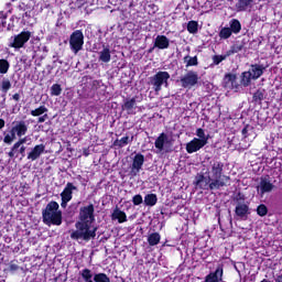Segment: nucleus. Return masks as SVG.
<instances>
[{"mask_svg":"<svg viewBox=\"0 0 282 282\" xmlns=\"http://www.w3.org/2000/svg\"><path fill=\"white\" fill-rule=\"evenodd\" d=\"M95 282H111V279L108 278L105 273H97L94 275Z\"/></svg>","mask_w":282,"mask_h":282,"instance_id":"36","label":"nucleus"},{"mask_svg":"<svg viewBox=\"0 0 282 282\" xmlns=\"http://www.w3.org/2000/svg\"><path fill=\"white\" fill-rule=\"evenodd\" d=\"M75 228L76 230L70 234V239H75V241L80 239L82 241H90V239L96 238V231L98 230V227L89 223H76Z\"/></svg>","mask_w":282,"mask_h":282,"instance_id":"3","label":"nucleus"},{"mask_svg":"<svg viewBox=\"0 0 282 282\" xmlns=\"http://www.w3.org/2000/svg\"><path fill=\"white\" fill-rule=\"evenodd\" d=\"M144 166V154L137 153L132 158V164H131V175H138L142 171V167Z\"/></svg>","mask_w":282,"mask_h":282,"instance_id":"11","label":"nucleus"},{"mask_svg":"<svg viewBox=\"0 0 282 282\" xmlns=\"http://www.w3.org/2000/svg\"><path fill=\"white\" fill-rule=\"evenodd\" d=\"M252 3H254V0H238L236 9L238 12H246V10H250V8H252Z\"/></svg>","mask_w":282,"mask_h":282,"instance_id":"21","label":"nucleus"},{"mask_svg":"<svg viewBox=\"0 0 282 282\" xmlns=\"http://www.w3.org/2000/svg\"><path fill=\"white\" fill-rule=\"evenodd\" d=\"M68 43L73 54H78V52H82L83 46L85 45V34H83V31H74L69 36Z\"/></svg>","mask_w":282,"mask_h":282,"instance_id":"6","label":"nucleus"},{"mask_svg":"<svg viewBox=\"0 0 282 282\" xmlns=\"http://www.w3.org/2000/svg\"><path fill=\"white\" fill-rule=\"evenodd\" d=\"M37 118H39L37 119L39 124H43V122H45V120H47V118H50V117L47 116V113H44Z\"/></svg>","mask_w":282,"mask_h":282,"instance_id":"48","label":"nucleus"},{"mask_svg":"<svg viewBox=\"0 0 282 282\" xmlns=\"http://www.w3.org/2000/svg\"><path fill=\"white\" fill-rule=\"evenodd\" d=\"M45 153V144H37L35 145L28 154V160H31V162H34L41 158Z\"/></svg>","mask_w":282,"mask_h":282,"instance_id":"13","label":"nucleus"},{"mask_svg":"<svg viewBox=\"0 0 282 282\" xmlns=\"http://www.w3.org/2000/svg\"><path fill=\"white\" fill-rule=\"evenodd\" d=\"M18 151H19V148H14V144L13 147L11 148V151L9 152V158H14V156H18Z\"/></svg>","mask_w":282,"mask_h":282,"instance_id":"46","label":"nucleus"},{"mask_svg":"<svg viewBox=\"0 0 282 282\" xmlns=\"http://www.w3.org/2000/svg\"><path fill=\"white\" fill-rule=\"evenodd\" d=\"M171 41L165 35H158L154 40V47L158 50H169Z\"/></svg>","mask_w":282,"mask_h":282,"instance_id":"17","label":"nucleus"},{"mask_svg":"<svg viewBox=\"0 0 282 282\" xmlns=\"http://www.w3.org/2000/svg\"><path fill=\"white\" fill-rule=\"evenodd\" d=\"M14 140H17V134L11 129L8 133L4 134L3 143L10 144L11 142H14Z\"/></svg>","mask_w":282,"mask_h":282,"instance_id":"33","label":"nucleus"},{"mask_svg":"<svg viewBox=\"0 0 282 282\" xmlns=\"http://www.w3.org/2000/svg\"><path fill=\"white\" fill-rule=\"evenodd\" d=\"M235 213L239 219H247L248 215H250V207L247 204L239 203L236 206Z\"/></svg>","mask_w":282,"mask_h":282,"instance_id":"19","label":"nucleus"},{"mask_svg":"<svg viewBox=\"0 0 282 282\" xmlns=\"http://www.w3.org/2000/svg\"><path fill=\"white\" fill-rule=\"evenodd\" d=\"M82 279H84L85 282H94V273L89 269H83L80 271Z\"/></svg>","mask_w":282,"mask_h":282,"instance_id":"30","label":"nucleus"},{"mask_svg":"<svg viewBox=\"0 0 282 282\" xmlns=\"http://www.w3.org/2000/svg\"><path fill=\"white\" fill-rule=\"evenodd\" d=\"M12 99L15 100V102H19V101L21 100V95L14 94V95L12 96Z\"/></svg>","mask_w":282,"mask_h":282,"instance_id":"49","label":"nucleus"},{"mask_svg":"<svg viewBox=\"0 0 282 282\" xmlns=\"http://www.w3.org/2000/svg\"><path fill=\"white\" fill-rule=\"evenodd\" d=\"M257 214L260 216V217H265V215H268V207L265 205H260L258 206L257 208Z\"/></svg>","mask_w":282,"mask_h":282,"instance_id":"40","label":"nucleus"},{"mask_svg":"<svg viewBox=\"0 0 282 282\" xmlns=\"http://www.w3.org/2000/svg\"><path fill=\"white\" fill-rule=\"evenodd\" d=\"M12 87V84L10 83V79H3L1 83V89L2 91H8Z\"/></svg>","mask_w":282,"mask_h":282,"instance_id":"42","label":"nucleus"},{"mask_svg":"<svg viewBox=\"0 0 282 282\" xmlns=\"http://www.w3.org/2000/svg\"><path fill=\"white\" fill-rule=\"evenodd\" d=\"M96 218L94 217V205H88L80 208L79 212V224H91L94 225Z\"/></svg>","mask_w":282,"mask_h":282,"instance_id":"10","label":"nucleus"},{"mask_svg":"<svg viewBox=\"0 0 282 282\" xmlns=\"http://www.w3.org/2000/svg\"><path fill=\"white\" fill-rule=\"evenodd\" d=\"M143 202V198H142V195L140 194H137L132 197V203L134 206H140V204H142Z\"/></svg>","mask_w":282,"mask_h":282,"instance_id":"43","label":"nucleus"},{"mask_svg":"<svg viewBox=\"0 0 282 282\" xmlns=\"http://www.w3.org/2000/svg\"><path fill=\"white\" fill-rule=\"evenodd\" d=\"M265 98V89L260 88L253 94V100L254 102H261Z\"/></svg>","mask_w":282,"mask_h":282,"instance_id":"34","label":"nucleus"},{"mask_svg":"<svg viewBox=\"0 0 282 282\" xmlns=\"http://www.w3.org/2000/svg\"><path fill=\"white\" fill-rule=\"evenodd\" d=\"M127 144H129V137H122L121 139H119V140L117 139L113 142V145L119 147V149L127 147Z\"/></svg>","mask_w":282,"mask_h":282,"instance_id":"35","label":"nucleus"},{"mask_svg":"<svg viewBox=\"0 0 282 282\" xmlns=\"http://www.w3.org/2000/svg\"><path fill=\"white\" fill-rule=\"evenodd\" d=\"M56 202H50L42 212L43 223L45 226H61L63 224V212Z\"/></svg>","mask_w":282,"mask_h":282,"instance_id":"2","label":"nucleus"},{"mask_svg":"<svg viewBox=\"0 0 282 282\" xmlns=\"http://www.w3.org/2000/svg\"><path fill=\"white\" fill-rule=\"evenodd\" d=\"M145 206H155L158 204V195L155 194H148L144 197Z\"/></svg>","mask_w":282,"mask_h":282,"instance_id":"27","label":"nucleus"},{"mask_svg":"<svg viewBox=\"0 0 282 282\" xmlns=\"http://www.w3.org/2000/svg\"><path fill=\"white\" fill-rule=\"evenodd\" d=\"M184 63H186V67H195L198 65L197 56H185L184 57Z\"/></svg>","mask_w":282,"mask_h":282,"instance_id":"32","label":"nucleus"},{"mask_svg":"<svg viewBox=\"0 0 282 282\" xmlns=\"http://www.w3.org/2000/svg\"><path fill=\"white\" fill-rule=\"evenodd\" d=\"M154 147L156 149V153H162V151L169 153V151H171L173 148V137L164 132L161 133L154 142Z\"/></svg>","mask_w":282,"mask_h":282,"instance_id":"8","label":"nucleus"},{"mask_svg":"<svg viewBox=\"0 0 282 282\" xmlns=\"http://www.w3.org/2000/svg\"><path fill=\"white\" fill-rule=\"evenodd\" d=\"M13 133L18 135V138H23L25 133H28V124L25 121H18L12 128Z\"/></svg>","mask_w":282,"mask_h":282,"instance_id":"18","label":"nucleus"},{"mask_svg":"<svg viewBox=\"0 0 282 282\" xmlns=\"http://www.w3.org/2000/svg\"><path fill=\"white\" fill-rule=\"evenodd\" d=\"M223 85L225 89H237L238 84H237V75L235 74H227L224 77Z\"/></svg>","mask_w":282,"mask_h":282,"instance_id":"16","label":"nucleus"},{"mask_svg":"<svg viewBox=\"0 0 282 282\" xmlns=\"http://www.w3.org/2000/svg\"><path fill=\"white\" fill-rule=\"evenodd\" d=\"M220 39H230L232 36V30L230 28H223L219 32Z\"/></svg>","mask_w":282,"mask_h":282,"instance_id":"38","label":"nucleus"},{"mask_svg":"<svg viewBox=\"0 0 282 282\" xmlns=\"http://www.w3.org/2000/svg\"><path fill=\"white\" fill-rule=\"evenodd\" d=\"M224 171V164L215 161L212 164V169L208 172L209 188L210 191H219L223 186H226L230 182V177L221 175Z\"/></svg>","mask_w":282,"mask_h":282,"instance_id":"1","label":"nucleus"},{"mask_svg":"<svg viewBox=\"0 0 282 282\" xmlns=\"http://www.w3.org/2000/svg\"><path fill=\"white\" fill-rule=\"evenodd\" d=\"M19 153H20L22 156H25V145H22V147L19 149Z\"/></svg>","mask_w":282,"mask_h":282,"instance_id":"50","label":"nucleus"},{"mask_svg":"<svg viewBox=\"0 0 282 282\" xmlns=\"http://www.w3.org/2000/svg\"><path fill=\"white\" fill-rule=\"evenodd\" d=\"M205 147L206 144L204 142L199 141L197 138H194L186 144V151L187 153H197V151H200V149H204Z\"/></svg>","mask_w":282,"mask_h":282,"instance_id":"14","label":"nucleus"},{"mask_svg":"<svg viewBox=\"0 0 282 282\" xmlns=\"http://www.w3.org/2000/svg\"><path fill=\"white\" fill-rule=\"evenodd\" d=\"M197 140L203 142V144H208L209 135L206 134V131L202 128L196 130Z\"/></svg>","mask_w":282,"mask_h":282,"instance_id":"25","label":"nucleus"},{"mask_svg":"<svg viewBox=\"0 0 282 282\" xmlns=\"http://www.w3.org/2000/svg\"><path fill=\"white\" fill-rule=\"evenodd\" d=\"M68 202L69 200H65L64 198H62V203H61L62 208H67V203Z\"/></svg>","mask_w":282,"mask_h":282,"instance_id":"51","label":"nucleus"},{"mask_svg":"<svg viewBox=\"0 0 282 282\" xmlns=\"http://www.w3.org/2000/svg\"><path fill=\"white\" fill-rule=\"evenodd\" d=\"M229 25H230L229 29L231 30V33L239 34V32H241V22H239V20L232 19L229 22Z\"/></svg>","mask_w":282,"mask_h":282,"instance_id":"26","label":"nucleus"},{"mask_svg":"<svg viewBox=\"0 0 282 282\" xmlns=\"http://www.w3.org/2000/svg\"><path fill=\"white\" fill-rule=\"evenodd\" d=\"M99 61L101 63H109L111 61V50H109V47L105 46L99 52Z\"/></svg>","mask_w":282,"mask_h":282,"instance_id":"23","label":"nucleus"},{"mask_svg":"<svg viewBox=\"0 0 282 282\" xmlns=\"http://www.w3.org/2000/svg\"><path fill=\"white\" fill-rule=\"evenodd\" d=\"M45 113H47V107L45 106H40L39 108L31 110V116H33V118H39Z\"/></svg>","mask_w":282,"mask_h":282,"instance_id":"31","label":"nucleus"},{"mask_svg":"<svg viewBox=\"0 0 282 282\" xmlns=\"http://www.w3.org/2000/svg\"><path fill=\"white\" fill-rule=\"evenodd\" d=\"M170 78L171 74H169V72H158L154 76L150 77V85H152L155 94H160V91H162V85L169 87Z\"/></svg>","mask_w":282,"mask_h":282,"instance_id":"5","label":"nucleus"},{"mask_svg":"<svg viewBox=\"0 0 282 282\" xmlns=\"http://www.w3.org/2000/svg\"><path fill=\"white\" fill-rule=\"evenodd\" d=\"M2 13H0V17H1Z\"/></svg>","mask_w":282,"mask_h":282,"instance_id":"54","label":"nucleus"},{"mask_svg":"<svg viewBox=\"0 0 282 282\" xmlns=\"http://www.w3.org/2000/svg\"><path fill=\"white\" fill-rule=\"evenodd\" d=\"M6 127V121L3 119H0V129H3Z\"/></svg>","mask_w":282,"mask_h":282,"instance_id":"52","label":"nucleus"},{"mask_svg":"<svg viewBox=\"0 0 282 282\" xmlns=\"http://www.w3.org/2000/svg\"><path fill=\"white\" fill-rule=\"evenodd\" d=\"M224 279V267L218 265L214 272L205 276L204 282H221Z\"/></svg>","mask_w":282,"mask_h":282,"instance_id":"12","label":"nucleus"},{"mask_svg":"<svg viewBox=\"0 0 282 282\" xmlns=\"http://www.w3.org/2000/svg\"><path fill=\"white\" fill-rule=\"evenodd\" d=\"M111 218L117 220L119 224H124V221H127V214L120 210V208H116L112 212Z\"/></svg>","mask_w":282,"mask_h":282,"instance_id":"22","label":"nucleus"},{"mask_svg":"<svg viewBox=\"0 0 282 282\" xmlns=\"http://www.w3.org/2000/svg\"><path fill=\"white\" fill-rule=\"evenodd\" d=\"M275 282H282V274L275 276Z\"/></svg>","mask_w":282,"mask_h":282,"instance_id":"53","label":"nucleus"},{"mask_svg":"<svg viewBox=\"0 0 282 282\" xmlns=\"http://www.w3.org/2000/svg\"><path fill=\"white\" fill-rule=\"evenodd\" d=\"M198 83L199 75L194 70H189L181 77V86L184 87V89H193Z\"/></svg>","mask_w":282,"mask_h":282,"instance_id":"9","label":"nucleus"},{"mask_svg":"<svg viewBox=\"0 0 282 282\" xmlns=\"http://www.w3.org/2000/svg\"><path fill=\"white\" fill-rule=\"evenodd\" d=\"M273 188L274 185L272 184V182L264 177L260 180V183L258 185V193H260V195H265V193H272Z\"/></svg>","mask_w":282,"mask_h":282,"instance_id":"15","label":"nucleus"},{"mask_svg":"<svg viewBox=\"0 0 282 282\" xmlns=\"http://www.w3.org/2000/svg\"><path fill=\"white\" fill-rule=\"evenodd\" d=\"M123 111H128V113H135L133 109H135V98L126 99L122 106Z\"/></svg>","mask_w":282,"mask_h":282,"instance_id":"24","label":"nucleus"},{"mask_svg":"<svg viewBox=\"0 0 282 282\" xmlns=\"http://www.w3.org/2000/svg\"><path fill=\"white\" fill-rule=\"evenodd\" d=\"M199 31V23L197 21H189L187 23V32H189V34H197V32Z\"/></svg>","mask_w":282,"mask_h":282,"instance_id":"29","label":"nucleus"},{"mask_svg":"<svg viewBox=\"0 0 282 282\" xmlns=\"http://www.w3.org/2000/svg\"><path fill=\"white\" fill-rule=\"evenodd\" d=\"M265 72V66L261 64H252L249 70L243 72L240 76V83L242 87H250L252 80H259Z\"/></svg>","mask_w":282,"mask_h":282,"instance_id":"4","label":"nucleus"},{"mask_svg":"<svg viewBox=\"0 0 282 282\" xmlns=\"http://www.w3.org/2000/svg\"><path fill=\"white\" fill-rule=\"evenodd\" d=\"M2 282H6L4 280Z\"/></svg>","mask_w":282,"mask_h":282,"instance_id":"55","label":"nucleus"},{"mask_svg":"<svg viewBox=\"0 0 282 282\" xmlns=\"http://www.w3.org/2000/svg\"><path fill=\"white\" fill-rule=\"evenodd\" d=\"M74 191H76V186L72 183H67L64 191L61 193L62 199H65V202H72Z\"/></svg>","mask_w":282,"mask_h":282,"instance_id":"20","label":"nucleus"},{"mask_svg":"<svg viewBox=\"0 0 282 282\" xmlns=\"http://www.w3.org/2000/svg\"><path fill=\"white\" fill-rule=\"evenodd\" d=\"M62 91H63V89L61 88V85H58V84H54L51 87V96H61Z\"/></svg>","mask_w":282,"mask_h":282,"instance_id":"39","label":"nucleus"},{"mask_svg":"<svg viewBox=\"0 0 282 282\" xmlns=\"http://www.w3.org/2000/svg\"><path fill=\"white\" fill-rule=\"evenodd\" d=\"M249 131H252V127L250 126H246L243 129H242V135L245 138H248L250 135Z\"/></svg>","mask_w":282,"mask_h":282,"instance_id":"45","label":"nucleus"},{"mask_svg":"<svg viewBox=\"0 0 282 282\" xmlns=\"http://www.w3.org/2000/svg\"><path fill=\"white\" fill-rule=\"evenodd\" d=\"M32 39V32L22 31L21 33L13 35L9 39V47H13L14 50H21V47L25 46V43Z\"/></svg>","mask_w":282,"mask_h":282,"instance_id":"7","label":"nucleus"},{"mask_svg":"<svg viewBox=\"0 0 282 282\" xmlns=\"http://www.w3.org/2000/svg\"><path fill=\"white\" fill-rule=\"evenodd\" d=\"M9 270H10V272H17V270H19V264H17L14 262H10Z\"/></svg>","mask_w":282,"mask_h":282,"instance_id":"47","label":"nucleus"},{"mask_svg":"<svg viewBox=\"0 0 282 282\" xmlns=\"http://www.w3.org/2000/svg\"><path fill=\"white\" fill-rule=\"evenodd\" d=\"M162 237L158 232L150 234L148 237L149 246H158Z\"/></svg>","mask_w":282,"mask_h":282,"instance_id":"28","label":"nucleus"},{"mask_svg":"<svg viewBox=\"0 0 282 282\" xmlns=\"http://www.w3.org/2000/svg\"><path fill=\"white\" fill-rule=\"evenodd\" d=\"M228 58V55H215L213 57L214 65H219V63H223V61H226Z\"/></svg>","mask_w":282,"mask_h":282,"instance_id":"41","label":"nucleus"},{"mask_svg":"<svg viewBox=\"0 0 282 282\" xmlns=\"http://www.w3.org/2000/svg\"><path fill=\"white\" fill-rule=\"evenodd\" d=\"M8 69H10V62L0 59V74H8Z\"/></svg>","mask_w":282,"mask_h":282,"instance_id":"37","label":"nucleus"},{"mask_svg":"<svg viewBox=\"0 0 282 282\" xmlns=\"http://www.w3.org/2000/svg\"><path fill=\"white\" fill-rule=\"evenodd\" d=\"M25 142H28V137H24L22 139H20L18 142H15L14 149H21V147H23V144H25Z\"/></svg>","mask_w":282,"mask_h":282,"instance_id":"44","label":"nucleus"}]
</instances>
